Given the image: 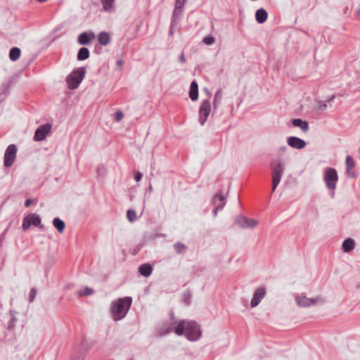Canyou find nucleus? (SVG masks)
Masks as SVG:
<instances>
[{"label": "nucleus", "mask_w": 360, "mask_h": 360, "mask_svg": "<svg viewBox=\"0 0 360 360\" xmlns=\"http://www.w3.org/2000/svg\"><path fill=\"white\" fill-rule=\"evenodd\" d=\"M176 335H184L188 340L195 342L202 336L200 325L195 321L181 319L177 323Z\"/></svg>", "instance_id": "f257e3e1"}, {"label": "nucleus", "mask_w": 360, "mask_h": 360, "mask_svg": "<svg viewBox=\"0 0 360 360\" xmlns=\"http://www.w3.org/2000/svg\"><path fill=\"white\" fill-rule=\"evenodd\" d=\"M132 303V297L127 296L119 298L111 304L110 311L114 321H117L124 319L127 314Z\"/></svg>", "instance_id": "f03ea898"}, {"label": "nucleus", "mask_w": 360, "mask_h": 360, "mask_svg": "<svg viewBox=\"0 0 360 360\" xmlns=\"http://www.w3.org/2000/svg\"><path fill=\"white\" fill-rule=\"evenodd\" d=\"M86 72L85 67L74 69L65 78L68 89L70 90L76 89L84 79Z\"/></svg>", "instance_id": "7ed1b4c3"}, {"label": "nucleus", "mask_w": 360, "mask_h": 360, "mask_svg": "<svg viewBox=\"0 0 360 360\" xmlns=\"http://www.w3.org/2000/svg\"><path fill=\"white\" fill-rule=\"evenodd\" d=\"M178 321H165L157 323L154 329V335L157 338H162L172 333L176 334Z\"/></svg>", "instance_id": "20e7f679"}, {"label": "nucleus", "mask_w": 360, "mask_h": 360, "mask_svg": "<svg viewBox=\"0 0 360 360\" xmlns=\"http://www.w3.org/2000/svg\"><path fill=\"white\" fill-rule=\"evenodd\" d=\"M323 181L328 190H335L338 181L337 170L333 167H326L323 169Z\"/></svg>", "instance_id": "39448f33"}, {"label": "nucleus", "mask_w": 360, "mask_h": 360, "mask_svg": "<svg viewBox=\"0 0 360 360\" xmlns=\"http://www.w3.org/2000/svg\"><path fill=\"white\" fill-rule=\"evenodd\" d=\"M269 167L271 172L272 181H280L284 173L285 165L281 160H272Z\"/></svg>", "instance_id": "423d86ee"}, {"label": "nucleus", "mask_w": 360, "mask_h": 360, "mask_svg": "<svg viewBox=\"0 0 360 360\" xmlns=\"http://www.w3.org/2000/svg\"><path fill=\"white\" fill-rule=\"evenodd\" d=\"M31 225H33L40 229L44 228V225L41 224V219L40 216L34 213L29 214L24 217L22 229L23 231H27L30 228Z\"/></svg>", "instance_id": "0eeeda50"}, {"label": "nucleus", "mask_w": 360, "mask_h": 360, "mask_svg": "<svg viewBox=\"0 0 360 360\" xmlns=\"http://www.w3.org/2000/svg\"><path fill=\"white\" fill-rule=\"evenodd\" d=\"M18 148L15 144L9 145L5 151L4 165L5 167H10L13 165L17 154Z\"/></svg>", "instance_id": "6e6552de"}, {"label": "nucleus", "mask_w": 360, "mask_h": 360, "mask_svg": "<svg viewBox=\"0 0 360 360\" xmlns=\"http://www.w3.org/2000/svg\"><path fill=\"white\" fill-rule=\"evenodd\" d=\"M234 224L241 229H252L257 225L258 221L243 215H237L235 217Z\"/></svg>", "instance_id": "1a4fd4ad"}, {"label": "nucleus", "mask_w": 360, "mask_h": 360, "mask_svg": "<svg viewBox=\"0 0 360 360\" xmlns=\"http://www.w3.org/2000/svg\"><path fill=\"white\" fill-rule=\"evenodd\" d=\"M211 111V105L209 99L204 100L199 108V123L204 125Z\"/></svg>", "instance_id": "9d476101"}, {"label": "nucleus", "mask_w": 360, "mask_h": 360, "mask_svg": "<svg viewBox=\"0 0 360 360\" xmlns=\"http://www.w3.org/2000/svg\"><path fill=\"white\" fill-rule=\"evenodd\" d=\"M187 0H176L175 7L172 12L171 22L172 25H177L180 21L182 15V9L186 4Z\"/></svg>", "instance_id": "9b49d317"}, {"label": "nucleus", "mask_w": 360, "mask_h": 360, "mask_svg": "<svg viewBox=\"0 0 360 360\" xmlns=\"http://www.w3.org/2000/svg\"><path fill=\"white\" fill-rule=\"evenodd\" d=\"M51 130V124L49 123L40 125L35 130L34 140L37 142L44 140Z\"/></svg>", "instance_id": "f8f14e48"}, {"label": "nucleus", "mask_w": 360, "mask_h": 360, "mask_svg": "<svg viewBox=\"0 0 360 360\" xmlns=\"http://www.w3.org/2000/svg\"><path fill=\"white\" fill-rule=\"evenodd\" d=\"M266 295V289L264 287L258 288L253 293L252 298L250 301L252 308L256 307L264 297Z\"/></svg>", "instance_id": "ddd939ff"}, {"label": "nucleus", "mask_w": 360, "mask_h": 360, "mask_svg": "<svg viewBox=\"0 0 360 360\" xmlns=\"http://www.w3.org/2000/svg\"><path fill=\"white\" fill-rule=\"evenodd\" d=\"M287 143L289 146L295 149H302L307 146L304 140L294 136H290L287 138Z\"/></svg>", "instance_id": "4468645a"}, {"label": "nucleus", "mask_w": 360, "mask_h": 360, "mask_svg": "<svg viewBox=\"0 0 360 360\" xmlns=\"http://www.w3.org/2000/svg\"><path fill=\"white\" fill-rule=\"evenodd\" d=\"M226 196L222 192L218 191L212 199V204L214 207L223 210L226 205Z\"/></svg>", "instance_id": "2eb2a0df"}, {"label": "nucleus", "mask_w": 360, "mask_h": 360, "mask_svg": "<svg viewBox=\"0 0 360 360\" xmlns=\"http://www.w3.org/2000/svg\"><path fill=\"white\" fill-rule=\"evenodd\" d=\"M94 37L95 34L93 32H84L79 34L77 42L80 45H89Z\"/></svg>", "instance_id": "dca6fc26"}, {"label": "nucleus", "mask_w": 360, "mask_h": 360, "mask_svg": "<svg viewBox=\"0 0 360 360\" xmlns=\"http://www.w3.org/2000/svg\"><path fill=\"white\" fill-rule=\"evenodd\" d=\"M18 314V312H17L15 310L11 309L9 311V316H8V321L6 325L4 326V327L9 331H13L15 325L17 323V318L16 315Z\"/></svg>", "instance_id": "f3484780"}, {"label": "nucleus", "mask_w": 360, "mask_h": 360, "mask_svg": "<svg viewBox=\"0 0 360 360\" xmlns=\"http://www.w3.org/2000/svg\"><path fill=\"white\" fill-rule=\"evenodd\" d=\"M189 98L193 101H195L198 98V84L195 80L192 81L190 84Z\"/></svg>", "instance_id": "a211bd4d"}, {"label": "nucleus", "mask_w": 360, "mask_h": 360, "mask_svg": "<svg viewBox=\"0 0 360 360\" xmlns=\"http://www.w3.org/2000/svg\"><path fill=\"white\" fill-rule=\"evenodd\" d=\"M355 248V241L351 238H348L342 242V250L344 252L349 253Z\"/></svg>", "instance_id": "6ab92c4d"}, {"label": "nucleus", "mask_w": 360, "mask_h": 360, "mask_svg": "<svg viewBox=\"0 0 360 360\" xmlns=\"http://www.w3.org/2000/svg\"><path fill=\"white\" fill-rule=\"evenodd\" d=\"M152 272L153 266L149 263H144L139 266V273L144 277H148Z\"/></svg>", "instance_id": "aec40b11"}, {"label": "nucleus", "mask_w": 360, "mask_h": 360, "mask_svg": "<svg viewBox=\"0 0 360 360\" xmlns=\"http://www.w3.org/2000/svg\"><path fill=\"white\" fill-rule=\"evenodd\" d=\"M295 300L299 306L304 307H310L315 303L314 300L307 298L305 296H297Z\"/></svg>", "instance_id": "412c9836"}, {"label": "nucleus", "mask_w": 360, "mask_h": 360, "mask_svg": "<svg viewBox=\"0 0 360 360\" xmlns=\"http://www.w3.org/2000/svg\"><path fill=\"white\" fill-rule=\"evenodd\" d=\"M267 18H268V13L266 12V11L264 8H260L256 11L255 19H256V21L259 24H262L264 22H266L267 20Z\"/></svg>", "instance_id": "4be33fe9"}, {"label": "nucleus", "mask_w": 360, "mask_h": 360, "mask_svg": "<svg viewBox=\"0 0 360 360\" xmlns=\"http://www.w3.org/2000/svg\"><path fill=\"white\" fill-rule=\"evenodd\" d=\"M291 122L294 127H299L303 131H307L309 129V123L306 120H303L301 118H295L291 120Z\"/></svg>", "instance_id": "5701e85b"}, {"label": "nucleus", "mask_w": 360, "mask_h": 360, "mask_svg": "<svg viewBox=\"0 0 360 360\" xmlns=\"http://www.w3.org/2000/svg\"><path fill=\"white\" fill-rule=\"evenodd\" d=\"M98 41L101 46H107L111 40L110 35L105 31H102L98 34Z\"/></svg>", "instance_id": "b1692460"}, {"label": "nucleus", "mask_w": 360, "mask_h": 360, "mask_svg": "<svg viewBox=\"0 0 360 360\" xmlns=\"http://www.w3.org/2000/svg\"><path fill=\"white\" fill-rule=\"evenodd\" d=\"M345 164H346V169L347 171V176L349 177L354 178L355 177L354 173L349 172V171L353 169L355 166V163H354L353 158L350 155H347L346 160H345Z\"/></svg>", "instance_id": "393cba45"}, {"label": "nucleus", "mask_w": 360, "mask_h": 360, "mask_svg": "<svg viewBox=\"0 0 360 360\" xmlns=\"http://www.w3.org/2000/svg\"><path fill=\"white\" fill-rule=\"evenodd\" d=\"M90 56V52L88 48L82 47L78 50L77 54V59L79 61H82L88 59Z\"/></svg>", "instance_id": "a878e982"}, {"label": "nucleus", "mask_w": 360, "mask_h": 360, "mask_svg": "<svg viewBox=\"0 0 360 360\" xmlns=\"http://www.w3.org/2000/svg\"><path fill=\"white\" fill-rule=\"evenodd\" d=\"M53 225L60 233H62L65 229V222L59 217H55L53 219Z\"/></svg>", "instance_id": "bb28decb"}, {"label": "nucleus", "mask_w": 360, "mask_h": 360, "mask_svg": "<svg viewBox=\"0 0 360 360\" xmlns=\"http://www.w3.org/2000/svg\"><path fill=\"white\" fill-rule=\"evenodd\" d=\"M21 54V50L17 46L12 47L9 51V58L11 61L15 62L19 59Z\"/></svg>", "instance_id": "cd10ccee"}, {"label": "nucleus", "mask_w": 360, "mask_h": 360, "mask_svg": "<svg viewBox=\"0 0 360 360\" xmlns=\"http://www.w3.org/2000/svg\"><path fill=\"white\" fill-rule=\"evenodd\" d=\"M221 100H222V91L221 89H219L216 91V93L214 94V99H213L212 105H213L214 109L216 110L218 108V107L221 104Z\"/></svg>", "instance_id": "c85d7f7f"}, {"label": "nucleus", "mask_w": 360, "mask_h": 360, "mask_svg": "<svg viewBox=\"0 0 360 360\" xmlns=\"http://www.w3.org/2000/svg\"><path fill=\"white\" fill-rule=\"evenodd\" d=\"M115 0H101L103 10L106 12H111L114 9Z\"/></svg>", "instance_id": "c756f323"}, {"label": "nucleus", "mask_w": 360, "mask_h": 360, "mask_svg": "<svg viewBox=\"0 0 360 360\" xmlns=\"http://www.w3.org/2000/svg\"><path fill=\"white\" fill-rule=\"evenodd\" d=\"M173 246L176 254H183L187 250V247L181 242H176Z\"/></svg>", "instance_id": "7c9ffc66"}, {"label": "nucleus", "mask_w": 360, "mask_h": 360, "mask_svg": "<svg viewBox=\"0 0 360 360\" xmlns=\"http://www.w3.org/2000/svg\"><path fill=\"white\" fill-rule=\"evenodd\" d=\"M94 292V290L88 286H86L83 290H79L77 291V295L79 297H83V296H89L93 295Z\"/></svg>", "instance_id": "2f4dec72"}, {"label": "nucleus", "mask_w": 360, "mask_h": 360, "mask_svg": "<svg viewBox=\"0 0 360 360\" xmlns=\"http://www.w3.org/2000/svg\"><path fill=\"white\" fill-rule=\"evenodd\" d=\"M127 218L131 223L136 220V212L134 210L129 209L127 211Z\"/></svg>", "instance_id": "473e14b6"}, {"label": "nucleus", "mask_w": 360, "mask_h": 360, "mask_svg": "<svg viewBox=\"0 0 360 360\" xmlns=\"http://www.w3.org/2000/svg\"><path fill=\"white\" fill-rule=\"evenodd\" d=\"M214 41H215V38L211 34H209V35L205 37L202 41V42L204 44L207 45V46L212 45L214 43Z\"/></svg>", "instance_id": "72a5a7b5"}, {"label": "nucleus", "mask_w": 360, "mask_h": 360, "mask_svg": "<svg viewBox=\"0 0 360 360\" xmlns=\"http://www.w3.org/2000/svg\"><path fill=\"white\" fill-rule=\"evenodd\" d=\"M192 294L189 290L186 291L184 293V302L186 305H189L191 302Z\"/></svg>", "instance_id": "f704fd0d"}, {"label": "nucleus", "mask_w": 360, "mask_h": 360, "mask_svg": "<svg viewBox=\"0 0 360 360\" xmlns=\"http://www.w3.org/2000/svg\"><path fill=\"white\" fill-rule=\"evenodd\" d=\"M37 295V290L34 288H32L30 292L29 295V302H32L34 301Z\"/></svg>", "instance_id": "c9c22d12"}, {"label": "nucleus", "mask_w": 360, "mask_h": 360, "mask_svg": "<svg viewBox=\"0 0 360 360\" xmlns=\"http://www.w3.org/2000/svg\"><path fill=\"white\" fill-rule=\"evenodd\" d=\"M124 117V114L122 111H117L115 112V120L116 122H120L121 121Z\"/></svg>", "instance_id": "e433bc0d"}, {"label": "nucleus", "mask_w": 360, "mask_h": 360, "mask_svg": "<svg viewBox=\"0 0 360 360\" xmlns=\"http://www.w3.org/2000/svg\"><path fill=\"white\" fill-rule=\"evenodd\" d=\"M134 179L136 181L139 182L141 180L142 177H143V174L141 172H136L134 173Z\"/></svg>", "instance_id": "4c0bfd02"}, {"label": "nucleus", "mask_w": 360, "mask_h": 360, "mask_svg": "<svg viewBox=\"0 0 360 360\" xmlns=\"http://www.w3.org/2000/svg\"><path fill=\"white\" fill-rule=\"evenodd\" d=\"M279 184H280V181H272V182H271V192L272 193H274L276 191V189Z\"/></svg>", "instance_id": "58836bf2"}, {"label": "nucleus", "mask_w": 360, "mask_h": 360, "mask_svg": "<svg viewBox=\"0 0 360 360\" xmlns=\"http://www.w3.org/2000/svg\"><path fill=\"white\" fill-rule=\"evenodd\" d=\"M8 91V89H4L2 92L0 94V103H1L4 98L6 96V92Z\"/></svg>", "instance_id": "ea45409f"}, {"label": "nucleus", "mask_w": 360, "mask_h": 360, "mask_svg": "<svg viewBox=\"0 0 360 360\" xmlns=\"http://www.w3.org/2000/svg\"><path fill=\"white\" fill-rule=\"evenodd\" d=\"M116 65L117 69L121 70L123 68L124 65V61L122 59H119L116 62Z\"/></svg>", "instance_id": "a19ab883"}, {"label": "nucleus", "mask_w": 360, "mask_h": 360, "mask_svg": "<svg viewBox=\"0 0 360 360\" xmlns=\"http://www.w3.org/2000/svg\"><path fill=\"white\" fill-rule=\"evenodd\" d=\"M32 203H34V200L32 198H27L25 201V207H30Z\"/></svg>", "instance_id": "79ce46f5"}, {"label": "nucleus", "mask_w": 360, "mask_h": 360, "mask_svg": "<svg viewBox=\"0 0 360 360\" xmlns=\"http://www.w3.org/2000/svg\"><path fill=\"white\" fill-rule=\"evenodd\" d=\"M319 110L323 111L327 108V104L325 102H321L319 105Z\"/></svg>", "instance_id": "37998d69"}, {"label": "nucleus", "mask_w": 360, "mask_h": 360, "mask_svg": "<svg viewBox=\"0 0 360 360\" xmlns=\"http://www.w3.org/2000/svg\"><path fill=\"white\" fill-rule=\"evenodd\" d=\"M174 26L175 25H172V22H170V27H169V34L170 36H172L174 33Z\"/></svg>", "instance_id": "c03bdc74"}, {"label": "nucleus", "mask_w": 360, "mask_h": 360, "mask_svg": "<svg viewBox=\"0 0 360 360\" xmlns=\"http://www.w3.org/2000/svg\"><path fill=\"white\" fill-rule=\"evenodd\" d=\"M186 60V58L184 56V53H181L179 56V61L181 63H184Z\"/></svg>", "instance_id": "a18cd8bd"}, {"label": "nucleus", "mask_w": 360, "mask_h": 360, "mask_svg": "<svg viewBox=\"0 0 360 360\" xmlns=\"http://www.w3.org/2000/svg\"><path fill=\"white\" fill-rule=\"evenodd\" d=\"M221 209H219V208H218L217 207H214L213 210H212V213H213V214H214V217H216V216H217V212H218L219 211H221Z\"/></svg>", "instance_id": "49530a36"}, {"label": "nucleus", "mask_w": 360, "mask_h": 360, "mask_svg": "<svg viewBox=\"0 0 360 360\" xmlns=\"http://www.w3.org/2000/svg\"><path fill=\"white\" fill-rule=\"evenodd\" d=\"M169 321H178L176 320L174 314L173 312L170 313L169 314Z\"/></svg>", "instance_id": "de8ad7c7"}, {"label": "nucleus", "mask_w": 360, "mask_h": 360, "mask_svg": "<svg viewBox=\"0 0 360 360\" xmlns=\"http://www.w3.org/2000/svg\"><path fill=\"white\" fill-rule=\"evenodd\" d=\"M331 192L330 193V196L331 198H334L335 195V190H330Z\"/></svg>", "instance_id": "09e8293b"}, {"label": "nucleus", "mask_w": 360, "mask_h": 360, "mask_svg": "<svg viewBox=\"0 0 360 360\" xmlns=\"http://www.w3.org/2000/svg\"><path fill=\"white\" fill-rule=\"evenodd\" d=\"M148 191L150 193H151L153 191V187H152V185L150 184L148 188L146 189V192Z\"/></svg>", "instance_id": "8fccbe9b"}, {"label": "nucleus", "mask_w": 360, "mask_h": 360, "mask_svg": "<svg viewBox=\"0 0 360 360\" xmlns=\"http://www.w3.org/2000/svg\"><path fill=\"white\" fill-rule=\"evenodd\" d=\"M205 91L206 94H207V96H208L209 97H210V96H212L211 92H210L207 89H206V88H205Z\"/></svg>", "instance_id": "3c124183"}, {"label": "nucleus", "mask_w": 360, "mask_h": 360, "mask_svg": "<svg viewBox=\"0 0 360 360\" xmlns=\"http://www.w3.org/2000/svg\"><path fill=\"white\" fill-rule=\"evenodd\" d=\"M287 149L286 146H283L282 147L280 148V150H282V151H285Z\"/></svg>", "instance_id": "603ef678"}, {"label": "nucleus", "mask_w": 360, "mask_h": 360, "mask_svg": "<svg viewBox=\"0 0 360 360\" xmlns=\"http://www.w3.org/2000/svg\"><path fill=\"white\" fill-rule=\"evenodd\" d=\"M2 246V239L0 238V248Z\"/></svg>", "instance_id": "864d4df0"}, {"label": "nucleus", "mask_w": 360, "mask_h": 360, "mask_svg": "<svg viewBox=\"0 0 360 360\" xmlns=\"http://www.w3.org/2000/svg\"><path fill=\"white\" fill-rule=\"evenodd\" d=\"M84 345H85V342H84V341H83V342H82V346L83 347H84Z\"/></svg>", "instance_id": "5fc2aeb1"}]
</instances>
